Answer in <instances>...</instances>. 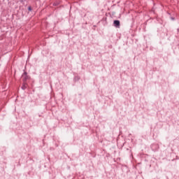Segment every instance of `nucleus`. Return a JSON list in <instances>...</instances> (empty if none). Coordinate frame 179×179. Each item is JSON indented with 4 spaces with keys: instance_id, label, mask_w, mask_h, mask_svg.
Listing matches in <instances>:
<instances>
[{
    "instance_id": "nucleus-1",
    "label": "nucleus",
    "mask_w": 179,
    "mask_h": 179,
    "mask_svg": "<svg viewBox=\"0 0 179 179\" xmlns=\"http://www.w3.org/2000/svg\"><path fill=\"white\" fill-rule=\"evenodd\" d=\"M113 26L117 29H120V20H114L113 21Z\"/></svg>"
},
{
    "instance_id": "nucleus-2",
    "label": "nucleus",
    "mask_w": 179,
    "mask_h": 179,
    "mask_svg": "<svg viewBox=\"0 0 179 179\" xmlns=\"http://www.w3.org/2000/svg\"><path fill=\"white\" fill-rule=\"evenodd\" d=\"M22 80L23 82H26L27 79H29V76H27V72H24L23 74H22Z\"/></svg>"
},
{
    "instance_id": "nucleus-3",
    "label": "nucleus",
    "mask_w": 179,
    "mask_h": 179,
    "mask_svg": "<svg viewBox=\"0 0 179 179\" xmlns=\"http://www.w3.org/2000/svg\"><path fill=\"white\" fill-rule=\"evenodd\" d=\"M22 90H26V89H27V86L26 85V84H24L22 87Z\"/></svg>"
},
{
    "instance_id": "nucleus-4",
    "label": "nucleus",
    "mask_w": 179,
    "mask_h": 179,
    "mask_svg": "<svg viewBox=\"0 0 179 179\" xmlns=\"http://www.w3.org/2000/svg\"><path fill=\"white\" fill-rule=\"evenodd\" d=\"M79 79H80V78L78 76L74 78V80H79Z\"/></svg>"
},
{
    "instance_id": "nucleus-5",
    "label": "nucleus",
    "mask_w": 179,
    "mask_h": 179,
    "mask_svg": "<svg viewBox=\"0 0 179 179\" xmlns=\"http://www.w3.org/2000/svg\"><path fill=\"white\" fill-rule=\"evenodd\" d=\"M28 10H31V6L28 7Z\"/></svg>"
},
{
    "instance_id": "nucleus-6",
    "label": "nucleus",
    "mask_w": 179,
    "mask_h": 179,
    "mask_svg": "<svg viewBox=\"0 0 179 179\" xmlns=\"http://www.w3.org/2000/svg\"><path fill=\"white\" fill-rule=\"evenodd\" d=\"M171 20H174V17H171Z\"/></svg>"
},
{
    "instance_id": "nucleus-7",
    "label": "nucleus",
    "mask_w": 179,
    "mask_h": 179,
    "mask_svg": "<svg viewBox=\"0 0 179 179\" xmlns=\"http://www.w3.org/2000/svg\"><path fill=\"white\" fill-rule=\"evenodd\" d=\"M53 5L57 6V4H56V3H53Z\"/></svg>"
}]
</instances>
